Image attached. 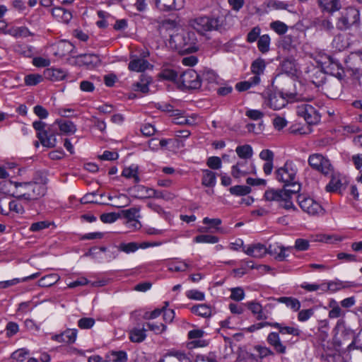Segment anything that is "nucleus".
<instances>
[{"mask_svg":"<svg viewBox=\"0 0 362 362\" xmlns=\"http://www.w3.org/2000/svg\"><path fill=\"white\" fill-rule=\"evenodd\" d=\"M5 34H9L15 37H26L33 35L29 29L25 26L13 28L8 30L7 32H5Z\"/></svg>","mask_w":362,"mask_h":362,"instance_id":"obj_37","label":"nucleus"},{"mask_svg":"<svg viewBox=\"0 0 362 362\" xmlns=\"http://www.w3.org/2000/svg\"><path fill=\"white\" fill-rule=\"evenodd\" d=\"M152 65L145 59L137 56H131L128 69L132 71L144 72L152 68Z\"/></svg>","mask_w":362,"mask_h":362,"instance_id":"obj_13","label":"nucleus"},{"mask_svg":"<svg viewBox=\"0 0 362 362\" xmlns=\"http://www.w3.org/2000/svg\"><path fill=\"white\" fill-rule=\"evenodd\" d=\"M360 24L359 10L350 6L340 13L336 21V28L338 30L344 31L352 28H358Z\"/></svg>","mask_w":362,"mask_h":362,"instance_id":"obj_5","label":"nucleus"},{"mask_svg":"<svg viewBox=\"0 0 362 362\" xmlns=\"http://www.w3.org/2000/svg\"><path fill=\"white\" fill-rule=\"evenodd\" d=\"M315 24L321 30H324L327 32H332L334 28L332 22L328 18H318L315 21Z\"/></svg>","mask_w":362,"mask_h":362,"instance_id":"obj_43","label":"nucleus"},{"mask_svg":"<svg viewBox=\"0 0 362 362\" xmlns=\"http://www.w3.org/2000/svg\"><path fill=\"white\" fill-rule=\"evenodd\" d=\"M146 329L143 327L134 328L129 331V339L134 343H140L144 341L146 337Z\"/></svg>","mask_w":362,"mask_h":362,"instance_id":"obj_33","label":"nucleus"},{"mask_svg":"<svg viewBox=\"0 0 362 362\" xmlns=\"http://www.w3.org/2000/svg\"><path fill=\"white\" fill-rule=\"evenodd\" d=\"M266 68V63L264 59L258 58L253 61L251 64L250 69L253 76H258L260 78V76L264 72Z\"/></svg>","mask_w":362,"mask_h":362,"instance_id":"obj_28","label":"nucleus"},{"mask_svg":"<svg viewBox=\"0 0 362 362\" xmlns=\"http://www.w3.org/2000/svg\"><path fill=\"white\" fill-rule=\"evenodd\" d=\"M245 305L248 309L251 310L253 315H257V319L258 320L267 319V315L264 313L262 306L259 303L251 301L247 302Z\"/></svg>","mask_w":362,"mask_h":362,"instance_id":"obj_31","label":"nucleus"},{"mask_svg":"<svg viewBox=\"0 0 362 362\" xmlns=\"http://www.w3.org/2000/svg\"><path fill=\"white\" fill-rule=\"evenodd\" d=\"M344 38L343 35H337L332 41L333 47L339 51L344 49L346 47V43L344 42Z\"/></svg>","mask_w":362,"mask_h":362,"instance_id":"obj_52","label":"nucleus"},{"mask_svg":"<svg viewBox=\"0 0 362 362\" xmlns=\"http://www.w3.org/2000/svg\"><path fill=\"white\" fill-rule=\"evenodd\" d=\"M203 176L202 183L206 187H214L216 183V173L210 170H202Z\"/></svg>","mask_w":362,"mask_h":362,"instance_id":"obj_34","label":"nucleus"},{"mask_svg":"<svg viewBox=\"0 0 362 362\" xmlns=\"http://www.w3.org/2000/svg\"><path fill=\"white\" fill-rule=\"evenodd\" d=\"M108 362H127V354L124 351H112L105 355Z\"/></svg>","mask_w":362,"mask_h":362,"instance_id":"obj_32","label":"nucleus"},{"mask_svg":"<svg viewBox=\"0 0 362 362\" xmlns=\"http://www.w3.org/2000/svg\"><path fill=\"white\" fill-rule=\"evenodd\" d=\"M230 298L235 301H240L245 298L244 290L240 287L231 288Z\"/></svg>","mask_w":362,"mask_h":362,"instance_id":"obj_56","label":"nucleus"},{"mask_svg":"<svg viewBox=\"0 0 362 362\" xmlns=\"http://www.w3.org/2000/svg\"><path fill=\"white\" fill-rule=\"evenodd\" d=\"M18 185V182L4 180L0 182V192L5 195L12 196L16 198Z\"/></svg>","mask_w":362,"mask_h":362,"instance_id":"obj_21","label":"nucleus"},{"mask_svg":"<svg viewBox=\"0 0 362 362\" xmlns=\"http://www.w3.org/2000/svg\"><path fill=\"white\" fill-rule=\"evenodd\" d=\"M235 152L240 158L244 160L250 158L253 154L252 148L249 144L237 146Z\"/></svg>","mask_w":362,"mask_h":362,"instance_id":"obj_41","label":"nucleus"},{"mask_svg":"<svg viewBox=\"0 0 362 362\" xmlns=\"http://www.w3.org/2000/svg\"><path fill=\"white\" fill-rule=\"evenodd\" d=\"M95 324V320L92 317H83L78 321V326L81 329H90Z\"/></svg>","mask_w":362,"mask_h":362,"instance_id":"obj_57","label":"nucleus"},{"mask_svg":"<svg viewBox=\"0 0 362 362\" xmlns=\"http://www.w3.org/2000/svg\"><path fill=\"white\" fill-rule=\"evenodd\" d=\"M332 177L329 182L327 185L325 189L329 192H339L341 193V188L342 187V183L340 179L336 175H333V173L329 174Z\"/></svg>","mask_w":362,"mask_h":362,"instance_id":"obj_35","label":"nucleus"},{"mask_svg":"<svg viewBox=\"0 0 362 362\" xmlns=\"http://www.w3.org/2000/svg\"><path fill=\"white\" fill-rule=\"evenodd\" d=\"M309 241L305 239L298 238L296 240L295 248L298 251H305L309 248Z\"/></svg>","mask_w":362,"mask_h":362,"instance_id":"obj_62","label":"nucleus"},{"mask_svg":"<svg viewBox=\"0 0 362 362\" xmlns=\"http://www.w3.org/2000/svg\"><path fill=\"white\" fill-rule=\"evenodd\" d=\"M33 112L41 119H46L49 115L48 111L39 105L34 107Z\"/></svg>","mask_w":362,"mask_h":362,"instance_id":"obj_64","label":"nucleus"},{"mask_svg":"<svg viewBox=\"0 0 362 362\" xmlns=\"http://www.w3.org/2000/svg\"><path fill=\"white\" fill-rule=\"evenodd\" d=\"M54 123H57V130L64 134H74L76 131V125L71 121L67 120H56Z\"/></svg>","mask_w":362,"mask_h":362,"instance_id":"obj_30","label":"nucleus"},{"mask_svg":"<svg viewBox=\"0 0 362 362\" xmlns=\"http://www.w3.org/2000/svg\"><path fill=\"white\" fill-rule=\"evenodd\" d=\"M261 29L259 26L254 27L247 35V41L250 43H252L256 40H258L260 37Z\"/></svg>","mask_w":362,"mask_h":362,"instance_id":"obj_54","label":"nucleus"},{"mask_svg":"<svg viewBox=\"0 0 362 362\" xmlns=\"http://www.w3.org/2000/svg\"><path fill=\"white\" fill-rule=\"evenodd\" d=\"M45 192V187L40 183L35 182H18L16 199L30 202L43 196Z\"/></svg>","mask_w":362,"mask_h":362,"instance_id":"obj_4","label":"nucleus"},{"mask_svg":"<svg viewBox=\"0 0 362 362\" xmlns=\"http://www.w3.org/2000/svg\"><path fill=\"white\" fill-rule=\"evenodd\" d=\"M156 6L162 11L179 10L183 7V0H154Z\"/></svg>","mask_w":362,"mask_h":362,"instance_id":"obj_17","label":"nucleus"},{"mask_svg":"<svg viewBox=\"0 0 362 362\" xmlns=\"http://www.w3.org/2000/svg\"><path fill=\"white\" fill-rule=\"evenodd\" d=\"M122 175L127 178H133L135 183H138L140 181L136 167L131 166L124 168Z\"/></svg>","mask_w":362,"mask_h":362,"instance_id":"obj_45","label":"nucleus"},{"mask_svg":"<svg viewBox=\"0 0 362 362\" xmlns=\"http://www.w3.org/2000/svg\"><path fill=\"white\" fill-rule=\"evenodd\" d=\"M264 197L268 202H281L283 199L286 197V192L285 189H268L265 191Z\"/></svg>","mask_w":362,"mask_h":362,"instance_id":"obj_22","label":"nucleus"},{"mask_svg":"<svg viewBox=\"0 0 362 362\" xmlns=\"http://www.w3.org/2000/svg\"><path fill=\"white\" fill-rule=\"evenodd\" d=\"M170 43L180 53H193L197 51V37L194 32L181 31L170 35Z\"/></svg>","mask_w":362,"mask_h":362,"instance_id":"obj_3","label":"nucleus"},{"mask_svg":"<svg viewBox=\"0 0 362 362\" xmlns=\"http://www.w3.org/2000/svg\"><path fill=\"white\" fill-rule=\"evenodd\" d=\"M297 172L296 165L293 161L288 160L284 166L276 170L275 177L279 182L284 183V187H288L296 180Z\"/></svg>","mask_w":362,"mask_h":362,"instance_id":"obj_7","label":"nucleus"},{"mask_svg":"<svg viewBox=\"0 0 362 362\" xmlns=\"http://www.w3.org/2000/svg\"><path fill=\"white\" fill-rule=\"evenodd\" d=\"M251 189L248 186L235 185L230 188V192L232 194L243 196L250 193Z\"/></svg>","mask_w":362,"mask_h":362,"instance_id":"obj_48","label":"nucleus"},{"mask_svg":"<svg viewBox=\"0 0 362 362\" xmlns=\"http://www.w3.org/2000/svg\"><path fill=\"white\" fill-rule=\"evenodd\" d=\"M310 166L325 175H329L334 171V168L328 158L321 153H313L308 158Z\"/></svg>","mask_w":362,"mask_h":362,"instance_id":"obj_8","label":"nucleus"},{"mask_svg":"<svg viewBox=\"0 0 362 362\" xmlns=\"http://www.w3.org/2000/svg\"><path fill=\"white\" fill-rule=\"evenodd\" d=\"M139 249V245L136 243L132 242L129 243H121L119 247L118 250L120 251H122L125 253H131L134 252Z\"/></svg>","mask_w":362,"mask_h":362,"instance_id":"obj_50","label":"nucleus"},{"mask_svg":"<svg viewBox=\"0 0 362 362\" xmlns=\"http://www.w3.org/2000/svg\"><path fill=\"white\" fill-rule=\"evenodd\" d=\"M76 64L88 69H93L101 64L100 56L95 54H83L75 57Z\"/></svg>","mask_w":362,"mask_h":362,"instance_id":"obj_12","label":"nucleus"},{"mask_svg":"<svg viewBox=\"0 0 362 362\" xmlns=\"http://www.w3.org/2000/svg\"><path fill=\"white\" fill-rule=\"evenodd\" d=\"M44 77L52 81L63 80L66 76V72L61 69L48 68L44 71Z\"/></svg>","mask_w":362,"mask_h":362,"instance_id":"obj_23","label":"nucleus"},{"mask_svg":"<svg viewBox=\"0 0 362 362\" xmlns=\"http://www.w3.org/2000/svg\"><path fill=\"white\" fill-rule=\"evenodd\" d=\"M42 80V76L39 74H29L25 77V83L27 86H35Z\"/></svg>","mask_w":362,"mask_h":362,"instance_id":"obj_55","label":"nucleus"},{"mask_svg":"<svg viewBox=\"0 0 362 362\" xmlns=\"http://www.w3.org/2000/svg\"><path fill=\"white\" fill-rule=\"evenodd\" d=\"M317 3L320 8L331 14L339 11L342 7L340 0H317Z\"/></svg>","mask_w":362,"mask_h":362,"instance_id":"obj_19","label":"nucleus"},{"mask_svg":"<svg viewBox=\"0 0 362 362\" xmlns=\"http://www.w3.org/2000/svg\"><path fill=\"white\" fill-rule=\"evenodd\" d=\"M298 203L301 209L309 215L315 216L322 211V208L318 202L304 194L298 196Z\"/></svg>","mask_w":362,"mask_h":362,"instance_id":"obj_11","label":"nucleus"},{"mask_svg":"<svg viewBox=\"0 0 362 362\" xmlns=\"http://www.w3.org/2000/svg\"><path fill=\"white\" fill-rule=\"evenodd\" d=\"M131 190L133 192V196L138 199L151 198L154 193V189L143 185H136Z\"/></svg>","mask_w":362,"mask_h":362,"instance_id":"obj_25","label":"nucleus"},{"mask_svg":"<svg viewBox=\"0 0 362 362\" xmlns=\"http://www.w3.org/2000/svg\"><path fill=\"white\" fill-rule=\"evenodd\" d=\"M200 76L202 85H205L206 88H210V85L217 83V75L212 70H204Z\"/></svg>","mask_w":362,"mask_h":362,"instance_id":"obj_27","label":"nucleus"},{"mask_svg":"<svg viewBox=\"0 0 362 362\" xmlns=\"http://www.w3.org/2000/svg\"><path fill=\"white\" fill-rule=\"evenodd\" d=\"M29 354V351L26 349H19L18 350H16V351H14L12 355H11V357L13 359L17 361H19V362H23L25 360L27 356Z\"/></svg>","mask_w":362,"mask_h":362,"instance_id":"obj_51","label":"nucleus"},{"mask_svg":"<svg viewBox=\"0 0 362 362\" xmlns=\"http://www.w3.org/2000/svg\"><path fill=\"white\" fill-rule=\"evenodd\" d=\"M60 276L57 274H50L42 277L38 281V285L41 287H49L58 282Z\"/></svg>","mask_w":362,"mask_h":362,"instance_id":"obj_38","label":"nucleus"},{"mask_svg":"<svg viewBox=\"0 0 362 362\" xmlns=\"http://www.w3.org/2000/svg\"><path fill=\"white\" fill-rule=\"evenodd\" d=\"M146 325L150 330L153 331L155 334H161L166 329V326L163 323L157 325L148 322L146 324Z\"/></svg>","mask_w":362,"mask_h":362,"instance_id":"obj_63","label":"nucleus"},{"mask_svg":"<svg viewBox=\"0 0 362 362\" xmlns=\"http://www.w3.org/2000/svg\"><path fill=\"white\" fill-rule=\"evenodd\" d=\"M206 165L213 170H218L221 168V159L218 156H211L207 159Z\"/></svg>","mask_w":362,"mask_h":362,"instance_id":"obj_53","label":"nucleus"},{"mask_svg":"<svg viewBox=\"0 0 362 362\" xmlns=\"http://www.w3.org/2000/svg\"><path fill=\"white\" fill-rule=\"evenodd\" d=\"M252 165L247 160H241L232 166L231 175L234 178H239L252 173Z\"/></svg>","mask_w":362,"mask_h":362,"instance_id":"obj_15","label":"nucleus"},{"mask_svg":"<svg viewBox=\"0 0 362 362\" xmlns=\"http://www.w3.org/2000/svg\"><path fill=\"white\" fill-rule=\"evenodd\" d=\"M174 357L179 362H192L189 356L184 351L171 349L168 351L164 356V358H160L158 362H165V358Z\"/></svg>","mask_w":362,"mask_h":362,"instance_id":"obj_26","label":"nucleus"},{"mask_svg":"<svg viewBox=\"0 0 362 362\" xmlns=\"http://www.w3.org/2000/svg\"><path fill=\"white\" fill-rule=\"evenodd\" d=\"M192 313L203 317H209L211 315V308L206 304H199L197 305H194L191 308Z\"/></svg>","mask_w":362,"mask_h":362,"instance_id":"obj_36","label":"nucleus"},{"mask_svg":"<svg viewBox=\"0 0 362 362\" xmlns=\"http://www.w3.org/2000/svg\"><path fill=\"white\" fill-rule=\"evenodd\" d=\"M20 199H16V200L11 201L8 204L9 209L15 211L17 214H23L25 210L23 205L19 202Z\"/></svg>","mask_w":362,"mask_h":362,"instance_id":"obj_59","label":"nucleus"},{"mask_svg":"<svg viewBox=\"0 0 362 362\" xmlns=\"http://www.w3.org/2000/svg\"><path fill=\"white\" fill-rule=\"evenodd\" d=\"M254 349L257 351L258 357L260 359L274 355V352L270 348L265 346L256 345Z\"/></svg>","mask_w":362,"mask_h":362,"instance_id":"obj_47","label":"nucleus"},{"mask_svg":"<svg viewBox=\"0 0 362 362\" xmlns=\"http://www.w3.org/2000/svg\"><path fill=\"white\" fill-rule=\"evenodd\" d=\"M77 329H67L60 334L54 335L52 339L60 343L72 344L76 339Z\"/></svg>","mask_w":362,"mask_h":362,"instance_id":"obj_20","label":"nucleus"},{"mask_svg":"<svg viewBox=\"0 0 362 362\" xmlns=\"http://www.w3.org/2000/svg\"><path fill=\"white\" fill-rule=\"evenodd\" d=\"M183 87L188 89H198L202 86L201 76L193 69H188L179 77Z\"/></svg>","mask_w":362,"mask_h":362,"instance_id":"obj_10","label":"nucleus"},{"mask_svg":"<svg viewBox=\"0 0 362 362\" xmlns=\"http://www.w3.org/2000/svg\"><path fill=\"white\" fill-rule=\"evenodd\" d=\"M194 241L198 243L214 244L218 242V238L211 235H199L194 238Z\"/></svg>","mask_w":362,"mask_h":362,"instance_id":"obj_46","label":"nucleus"},{"mask_svg":"<svg viewBox=\"0 0 362 362\" xmlns=\"http://www.w3.org/2000/svg\"><path fill=\"white\" fill-rule=\"evenodd\" d=\"M261 79L258 76H252L247 81H240L236 83L235 88L240 91H245L258 85Z\"/></svg>","mask_w":362,"mask_h":362,"instance_id":"obj_29","label":"nucleus"},{"mask_svg":"<svg viewBox=\"0 0 362 362\" xmlns=\"http://www.w3.org/2000/svg\"><path fill=\"white\" fill-rule=\"evenodd\" d=\"M52 15L59 21L68 23L72 18L71 13L62 8V7H54L52 10Z\"/></svg>","mask_w":362,"mask_h":362,"instance_id":"obj_24","label":"nucleus"},{"mask_svg":"<svg viewBox=\"0 0 362 362\" xmlns=\"http://www.w3.org/2000/svg\"><path fill=\"white\" fill-rule=\"evenodd\" d=\"M245 252L251 257L262 258L267 253L273 254V250H272V245H270L269 248H267L264 245L257 243L249 246L245 250Z\"/></svg>","mask_w":362,"mask_h":362,"instance_id":"obj_14","label":"nucleus"},{"mask_svg":"<svg viewBox=\"0 0 362 362\" xmlns=\"http://www.w3.org/2000/svg\"><path fill=\"white\" fill-rule=\"evenodd\" d=\"M189 24L200 33L214 30L221 31L223 29V21L219 18L201 16L191 20Z\"/></svg>","mask_w":362,"mask_h":362,"instance_id":"obj_6","label":"nucleus"},{"mask_svg":"<svg viewBox=\"0 0 362 362\" xmlns=\"http://www.w3.org/2000/svg\"><path fill=\"white\" fill-rule=\"evenodd\" d=\"M269 104L274 110H280L285 106L286 101L283 97L273 95L269 98Z\"/></svg>","mask_w":362,"mask_h":362,"instance_id":"obj_44","label":"nucleus"},{"mask_svg":"<svg viewBox=\"0 0 362 362\" xmlns=\"http://www.w3.org/2000/svg\"><path fill=\"white\" fill-rule=\"evenodd\" d=\"M296 112L297 115L303 117L308 124H316L320 120V115L317 110L308 103L298 105Z\"/></svg>","mask_w":362,"mask_h":362,"instance_id":"obj_9","label":"nucleus"},{"mask_svg":"<svg viewBox=\"0 0 362 362\" xmlns=\"http://www.w3.org/2000/svg\"><path fill=\"white\" fill-rule=\"evenodd\" d=\"M326 81L327 77L325 72L320 69H316L311 76V81L313 84L317 87L324 86V90L328 92L331 88V84L329 83H327Z\"/></svg>","mask_w":362,"mask_h":362,"instance_id":"obj_18","label":"nucleus"},{"mask_svg":"<svg viewBox=\"0 0 362 362\" xmlns=\"http://www.w3.org/2000/svg\"><path fill=\"white\" fill-rule=\"evenodd\" d=\"M139 210L136 208H131L126 210L122 211L123 216L127 219V221L135 220L136 217H138V214Z\"/></svg>","mask_w":362,"mask_h":362,"instance_id":"obj_58","label":"nucleus"},{"mask_svg":"<svg viewBox=\"0 0 362 362\" xmlns=\"http://www.w3.org/2000/svg\"><path fill=\"white\" fill-rule=\"evenodd\" d=\"M272 327L276 328L278 332H270L266 340L274 354L279 355L285 354L287 347L297 342L298 337L302 333L298 327L286 326L283 323L274 322Z\"/></svg>","mask_w":362,"mask_h":362,"instance_id":"obj_1","label":"nucleus"},{"mask_svg":"<svg viewBox=\"0 0 362 362\" xmlns=\"http://www.w3.org/2000/svg\"><path fill=\"white\" fill-rule=\"evenodd\" d=\"M276 301L285 304L293 311H298L300 308V301L293 297H280L276 299Z\"/></svg>","mask_w":362,"mask_h":362,"instance_id":"obj_40","label":"nucleus"},{"mask_svg":"<svg viewBox=\"0 0 362 362\" xmlns=\"http://www.w3.org/2000/svg\"><path fill=\"white\" fill-rule=\"evenodd\" d=\"M160 77L168 81H176L178 75L176 71L172 69H165L160 73Z\"/></svg>","mask_w":362,"mask_h":362,"instance_id":"obj_60","label":"nucleus"},{"mask_svg":"<svg viewBox=\"0 0 362 362\" xmlns=\"http://www.w3.org/2000/svg\"><path fill=\"white\" fill-rule=\"evenodd\" d=\"M325 69L327 73H329V74L339 78L341 77L343 69L341 64L338 62H335L332 59H329V64L326 66Z\"/></svg>","mask_w":362,"mask_h":362,"instance_id":"obj_39","label":"nucleus"},{"mask_svg":"<svg viewBox=\"0 0 362 362\" xmlns=\"http://www.w3.org/2000/svg\"><path fill=\"white\" fill-rule=\"evenodd\" d=\"M270 28L279 35H284L288 30V26L284 23L279 21L271 23Z\"/></svg>","mask_w":362,"mask_h":362,"instance_id":"obj_49","label":"nucleus"},{"mask_svg":"<svg viewBox=\"0 0 362 362\" xmlns=\"http://www.w3.org/2000/svg\"><path fill=\"white\" fill-rule=\"evenodd\" d=\"M291 99L297 102H308L313 100V96L306 91L305 87L298 83V87H296V90L290 93Z\"/></svg>","mask_w":362,"mask_h":362,"instance_id":"obj_16","label":"nucleus"},{"mask_svg":"<svg viewBox=\"0 0 362 362\" xmlns=\"http://www.w3.org/2000/svg\"><path fill=\"white\" fill-rule=\"evenodd\" d=\"M271 39L269 35H261L257 40V47L260 52L265 54L269 51Z\"/></svg>","mask_w":362,"mask_h":362,"instance_id":"obj_42","label":"nucleus"},{"mask_svg":"<svg viewBox=\"0 0 362 362\" xmlns=\"http://www.w3.org/2000/svg\"><path fill=\"white\" fill-rule=\"evenodd\" d=\"M300 189V185L298 183L297 180L293 182V183L289 184L288 187H284V189L288 192V195L292 197V196L299 192Z\"/></svg>","mask_w":362,"mask_h":362,"instance_id":"obj_61","label":"nucleus"},{"mask_svg":"<svg viewBox=\"0 0 362 362\" xmlns=\"http://www.w3.org/2000/svg\"><path fill=\"white\" fill-rule=\"evenodd\" d=\"M33 127L36 131V136L43 146L53 148L56 146L57 123L48 125L41 120H37L33 123Z\"/></svg>","mask_w":362,"mask_h":362,"instance_id":"obj_2","label":"nucleus"}]
</instances>
